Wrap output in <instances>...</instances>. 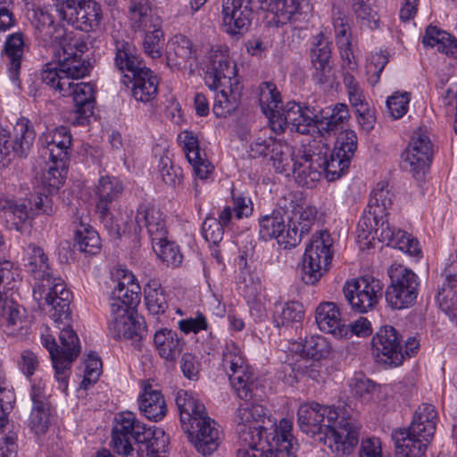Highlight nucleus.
Listing matches in <instances>:
<instances>
[{
	"label": "nucleus",
	"mask_w": 457,
	"mask_h": 457,
	"mask_svg": "<svg viewBox=\"0 0 457 457\" xmlns=\"http://www.w3.org/2000/svg\"><path fill=\"white\" fill-rule=\"evenodd\" d=\"M357 237L360 241L366 240L367 244L378 238L412 256H419L421 253L417 239L403 230L391 227L385 216L374 215L370 208L357 224Z\"/></svg>",
	"instance_id": "obj_1"
},
{
	"label": "nucleus",
	"mask_w": 457,
	"mask_h": 457,
	"mask_svg": "<svg viewBox=\"0 0 457 457\" xmlns=\"http://www.w3.org/2000/svg\"><path fill=\"white\" fill-rule=\"evenodd\" d=\"M151 434V427L139 421L132 411L116 415L112 428V444L114 451L122 457H140L142 450L136 449Z\"/></svg>",
	"instance_id": "obj_2"
},
{
	"label": "nucleus",
	"mask_w": 457,
	"mask_h": 457,
	"mask_svg": "<svg viewBox=\"0 0 457 457\" xmlns=\"http://www.w3.org/2000/svg\"><path fill=\"white\" fill-rule=\"evenodd\" d=\"M332 246L333 239L328 230L312 235L303 254L302 279L305 284H316L328 270L333 257Z\"/></svg>",
	"instance_id": "obj_3"
},
{
	"label": "nucleus",
	"mask_w": 457,
	"mask_h": 457,
	"mask_svg": "<svg viewBox=\"0 0 457 457\" xmlns=\"http://www.w3.org/2000/svg\"><path fill=\"white\" fill-rule=\"evenodd\" d=\"M291 431V420L282 419L265 440L255 441L254 445L240 442L241 446L237 449L236 457H277V454L283 453L287 457H295Z\"/></svg>",
	"instance_id": "obj_4"
},
{
	"label": "nucleus",
	"mask_w": 457,
	"mask_h": 457,
	"mask_svg": "<svg viewBox=\"0 0 457 457\" xmlns=\"http://www.w3.org/2000/svg\"><path fill=\"white\" fill-rule=\"evenodd\" d=\"M222 365L237 396L245 401L251 399L256 386L254 374L246 364L241 349L233 341L225 344Z\"/></svg>",
	"instance_id": "obj_5"
},
{
	"label": "nucleus",
	"mask_w": 457,
	"mask_h": 457,
	"mask_svg": "<svg viewBox=\"0 0 457 457\" xmlns=\"http://www.w3.org/2000/svg\"><path fill=\"white\" fill-rule=\"evenodd\" d=\"M116 69L123 75V83H132V96L137 102L148 103L158 93L159 80L149 68L142 65L138 59H115Z\"/></svg>",
	"instance_id": "obj_6"
},
{
	"label": "nucleus",
	"mask_w": 457,
	"mask_h": 457,
	"mask_svg": "<svg viewBox=\"0 0 457 457\" xmlns=\"http://www.w3.org/2000/svg\"><path fill=\"white\" fill-rule=\"evenodd\" d=\"M56 10L60 21L75 29L88 33L100 29L103 12L95 0H63Z\"/></svg>",
	"instance_id": "obj_7"
},
{
	"label": "nucleus",
	"mask_w": 457,
	"mask_h": 457,
	"mask_svg": "<svg viewBox=\"0 0 457 457\" xmlns=\"http://www.w3.org/2000/svg\"><path fill=\"white\" fill-rule=\"evenodd\" d=\"M328 428L325 445L337 457L350 455L359 443V421L346 409H340L338 418Z\"/></svg>",
	"instance_id": "obj_8"
},
{
	"label": "nucleus",
	"mask_w": 457,
	"mask_h": 457,
	"mask_svg": "<svg viewBox=\"0 0 457 457\" xmlns=\"http://www.w3.org/2000/svg\"><path fill=\"white\" fill-rule=\"evenodd\" d=\"M390 285L385 296L387 304L393 309H404L411 306L417 299L420 279L410 269L397 264L389 269Z\"/></svg>",
	"instance_id": "obj_9"
},
{
	"label": "nucleus",
	"mask_w": 457,
	"mask_h": 457,
	"mask_svg": "<svg viewBox=\"0 0 457 457\" xmlns=\"http://www.w3.org/2000/svg\"><path fill=\"white\" fill-rule=\"evenodd\" d=\"M357 149V135L353 130L341 131L337 138L334 150L328 154L327 148L321 151V175L328 181L341 178L349 169L352 158Z\"/></svg>",
	"instance_id": "obj_10"
},
{
	"label": "nucleus",
	"mask_w": 457,
	"mask_h": 457,
	"mask_svg": "<svg viewBox=\"0 0 457 457\" xmlns=\"http://www.w3.org/2000/svg\"><path fill=\"white\" fill-rule=\"evenodd\" d=\"M343 292L353 310L365 313L378 303L383 295V285L373 277L364 276L346 281Z\"/></svg>",
	"instance_id": "obj_11"
},
{
	"label": "nucleus",
	"mask_w": 457,
	"mask_h": 457,
	"mask_svg": "<svg viewBox=\"0 0 457 457\" xmlns=\"http://www.w3.org/2000/svg\"><path fill=\"white\" fill-rule=\"evenodd\" d=\"M266 419L265 408L258 403L245 402L235 413L236 430L240 442L255 444L263 439L262 423Z\"/></svg>",
	"instance_id": "obj_12"
},
{
	"label": "nucleus",
	"mask_w": 457,
	"mask_h": 457,
	"mask_svg": "<svg viewBox=\"0 0 457 457\" xmlns=\"http://www.w3.org/2000/svg\"><path fill=\"white\" fill-rule=\"evenodd\" d=\"M116 286L109 296L111 317L126 319L129 310L139 303L140 286L131 271L122 270Z\"/></svg>",
	"instance_id": "obj_13"
},
{
	"label": "nucleus",
	"mask_w": 457,
	"mask_h": 457,
	"mask_svg": "<svg viewBox=\"0 0 457 457\" xmlns=\"http://www.w3.org/2000/svg\"><path fill=\"white\" fill-rule=\"evenodd\" d=\"M93 64L89 59H55L47 62L41 72V79L52 88L58 80L79 79L89 75Z\"/></svg>",
	"instance_id": "obj_14"
},
{
	"label": "nucleus",
	"mask_w": 457,
	"mask_h": 457,
	"mask_svg": "<svg viewBox=\"0 0 457 457\" xmlns=\"http://www.w3.org/2000/svg\"><path fill=\"white\" fill-rule=\"evenodd\" d=\"M340 409L331 406L320 405L317 403H305L301 404L297 411L299 428L305 434L312 436L324 433L328 425H331L337 418Z\"/></svg>",
	"instance_id": "obj_15"
},
{
	"label": "nucleus",
	"mask_w": 457,
	"mask_h": 457,
	"mask_svg": "<svg viewBox=\"0 0 457 457\" xmlns=\"http://www.w3.org/2000/svg\"><path fill=\"white\" fill-rule=\"evenodd\" d=\"M371 345L378 361L394 367L402 364L404 359L402 338L394 327H381L372 337Z\"/></svg>",
	"instance_id": "obj_16"
},
{
	"label": "nucleus",
	"mask_w": 457,
	"mask_h": 457,
	"mask_svg": "<svg viewBox=\"0 0 457 457\" xmlns=\"http://www.w3.org/2000/svg\"><path fill=\"white\" fill-rule=\"evenodd\" d=\"M124 187L122 182L113 176H102L95 188V194L98 200L96 203V212L99 219L108 228L114 230L118 236H120V228L119 225L112 226V215L110 212V205L116 201L123 193Z\"/></svg>",
	"instance_id": "obj_17"
},
{
	"label": "nucleus",
	"mask_w": 457,
	"mask_h": 457,
	"mask_svg": "<svg viewBox=\"0 0 457 457\" xmlns=\"http://www.w3.org/2000/svg\"><path fill=\"white\" fill-rule=\"evenodd\" d=\"M433 155V146L427 131L420 129L413 132L403 153V162L414 176L425 173Z\"/></svg>",
	"instance_id": "obj_18"
},
{
	"label": "nucleus",
	"mask_w": 457,
	"mask_h": 457,
	"mask_svg": "<svg viewBox=\"0 0 457 457\" xmlns=\"http://www.w3.org/2000/svg\"><path fill=\"white\" fill-rule=\"evenodd\" d=\"M218 423L209 415L193 422L192 428L183 429L195 445V449L203 455H210L217 450L220 444V432Z\"/></svg>",
	"instance_id": "obj_19"
},
{
	"label": "nucleus",
	"mask_w": 457,
	"mask_h": 457,
	"mask_svg": "<svg viewBox=\"0 0 457 457\" xmlns=\"http://www.w3.org/2000/svg\"><path fill=\"white\" fill-rule=\"evenodd\" d=\"M321 149L315 153L312 146L303 145L298 149L297 157L292 164L296 182L305 187H312L321 177Z\"/></svg>",
	"instance_id": "obj_20"
},
{
	"label": "nucleus",
	"mask_w": 457,
	"mask_h": 457,
	"mask_svg": "<svg viewBox=\"0 0 457 457\" xmlns=\"http://www.w3.org/2000/svg\"><path fill=\"white\" fill-rule=\"evenodd\" d=\"M253 0H223L222 13L225 31L232 36L245 33L252 21Z\"/></svg>",
	"instance_id": "obj_21"
},
{
	"label": "nucleus",
	"mask_w": 457,
	"mask_h": 457,
	"mask_svg": "<svg viewBox=\"0 0 457 457\" xmlns=\"http://www.w3.org/2000/svg\"><path fill=\"white\" fill-rule=\"evenodd\" d=\"M54 89L62 96H72L76 112L80 118H88L93 114L96 102L95 84L90 82L74 84L64 79V80H58Z\"/></svg>",
	"instance_id": "obj_22"
},
{
	"label": "nucleus",
	"mask_w": 457,
	"mask_h": 457,
	"mask_svg": "<svg viewBox=\"0 0 457 457\" xmlns=\"http://www.w3.org/2000/svg\"><path fill=\"white\" fill-rule=\"evenodd\" d=\"M39 141L51 161H59L61 167L68 163L71 152L72 136L68 127L60 126L44 132Z\"/></svg>",
	"instance_id": "obj_23"
},
{
	"label": "nucleus",
	"mask_w": 457,
	"mask_h": 457,
	"mask_svg": "<svg viewBox=\"0 0 457 457\" xmlns=\"http://www.w3.org/2000/svg\"><path fill=\"white\" fill-rule=\"evenodd\" d=\"M143 228H146L152 242L162 240L168 233L162 212L145 204L137 207L135 223L129 228V232L137 236Z\"/></svg>",
	"instance_id": "obj_24"
},
{
	"label": "nucleus",
	"mask_w": 457,
	"mask_h": 457,
	"mask_svg": "<svg viewBox=\"0 0 457 457\" xmlns=\"http://www.w3.org/2000/svg\"><path fill=\"white\" fill-rule=\"evenodd\" d=\"M127 18L133 32L148 31L162 24V18L154 12L149 0H129Z\"/></svg>",
	"instance_id": "obj_25"
},
{
	"label": "nucleus",
	"mask_w": 457,
	"mask_h": 457,
	"mask_svg": "<svg viewBox=\"0 0 457 457\" xmlns=\"http://www.w3.org/2000/svg\"><path fill=\"white\" fill-rule=\"evenodd\" d=\"M237 74V64L232 59H212V66L205 75V83L212 90L234 87V82L241 87Z\"/></svg>",
	"instance_id": "obj_26"
},
{
	"label": "nucleus",
	"mask_w": 457,
	"mask_h": 457,
	"mask_svg": "<svg viewBox=\"0 0 457 457\" xmlns=\"http://www.w3.org/2000/svg\"><path fill=\"white\" fill-rule=\"evenodd\" d=\"M350 119L349 108L345 104L337 103L318 112V134L326 138L342 129Z\"/></svg>",
	"instance_id": "obj_27"
},
{
	"label": "nucleus",
	"mask_w": 457,
	"mask_h": 457,
	"mask_svg": "<svg viewBox=\"0 0 457 457\" xmlns=\"http://www.w3.org/2000/svg\"><path fill=\"white\" fill-rule=\"evenodd\" d=\"M138 407L146 419L155 422L162 420L167 413V405L162 392L154 388L149 381L142 383Z\"/></svg>",
	"instance_id": "obj_28"
},
{
	"label": "nucleus",
	"mask_w": 457,
	"mask_h": 457,
	"mask_svg": "<svg viewBox=\"0 0 457 457\" xmlns=\"http://www.w3.org/2000/svg\"><path fill=\"white\" fill-rule=\"evenodd\" d=\"M176 405L182 429L191 428L193 422L208 415L204 404L192 391L179 390L176 395Z\"/></svg>",
	"instance_id": "obj_29"
},
{
	"label": "nucleus",
	"mask_w": 457,
	"mask_h": 457,
	"mask_svg": "<svg viewBox=\"0 0 457 457\" xmlns=\"http://www.w3.org/2000/svg\"><path fill=\"white\" fill-rule=\"evenodd\" d=\"M303 0H253L257 8L272 15L271 21L276 25H284L295 21L301 14Z\"/></svg>",
	"instance_id": "obj_30"
},
{
	"label": "nucleus",
	"mask_w": 457,
	"mask_h": 457,
	"mask_svg": "<svg viewBox=\"0 0 457 457\" xmlns=\"http://www.w3.org/2000/svg\"><path fill=\"white\" fill-rule=\"evenodd\" d=\"M35 138L36 132L31 121L25 117L18 119L9 138L10 155L26 157L33 146Z\"/></svg>",
	"instance_id": "obj_31"
},
{
	"label": "nucleus",
	"mask_w": 457,
	"mask_h": 457,
	"mask_svg": "<svg viewBox=\"0 0 457 457\" xmlns=\"http://www.w3.org/2000/svg\"><path fill=\"white\" fill-rule=\"evenodd\" d=\"M316 322L321 331L330 333L337 338L347 334V328L341 320L337 305L332 302L320 303L315 312Z\"/></svg>",
	"instance_id": "obj_32"
},
{
	"label": "nucleus",
	"mask_w": 457,
	"mask_h": 457,
	"mask_svg": "<svg viewBox=\"0 0 457 457\" xmlns=\"http://www.w3.org/2000/svg\"><path fill=\"white\" fill-rule=\"evenodd\" d=\"M154 345L161 358L175 362L181 354L186 343L178 333L170 328H161L154 333Z\"/></svg>",
	"instance_id": "obj_33"
},
{
	"label": "nucleus",
	"mask_w": 457,
	"mask_h": 457,
	"mask_svg": "<svg viewBox=\"0 0 457 457\" xmlns=\"http://www.w3.org/2000/svg\"><path fill=\"white\" fill-rule=\"evenodd\" d=\"M411 429L399 428L392 433L397 453L402 457H421L430 441L420 435H412Z\"/></svg>",
	"instance_id": "obj_34"
},
{
	"label": "nucleus",
	"mask_w": 457,
	"mask_h": 457,
	"mask_svg": "<svg viewBox=\"0 0 457 457\" xmlns=\"http://www.w3.org/2000/svg\"><path fill=\"white\" fill-rule=\"evenodd\" d=\"M331 21L334 27L340 57H353L354 48L349 40L351 21L345 11L339 6H333Z\"/></svg>",
	"instance_id": "obj_35"
},
{
	"label": "nucleus",
	"mask_w": 457,
	"mask_h": 457,
	"mask_svg": "<svg viewBox=\"0 0 457 457\" xmlns=\"http://www.w3.org/2000/svg\"><path fill=\"white\" fill-rule=\"evenodd\" d=\"M437 411L430 403L420 404L414 412L411 423L409 427L412 435H420L426 441H431L436 432Z\"/></svg>",
	"instance_id": "obj_36"
},
{
	"label": "nucleus",
	"mask_w": 457,
	"mask_h": 457,
	"mask_svg": "<svg viewBox=\"0 0 457 457\" xmlns=\"http://www.w3.org/2000/svg\"><path fill=\"white\" fill-rule=\"evenodd\" d=\"M109 331L117 340L131 341L135 346H139L143 338L144 328L141 324L133 320L129 314L127 318L113 316L109 320Z\"/></svg>",
	"instance_id": "obj_37"
},
{
	"label": "nucleus",
	"mask_w": 457,
	"mask_h": 457,
	"mask_svg": "<svg viewBox=\"0 0 457 457\" xmlns=\"http://www.w3.org/2000/svg\"><path fill=\"white\" fill-rule=\"evenodd\" d=\"M421 43L427 48L436 47L439 53L445 55L457 54V39L447 31L434 25H428L426 28Z\"/></svg>",
	"instance_id": "obj_38"
},
{
	"label": "nucleus",
	"mask_w": 457,
	"mask_h": 457,
	"mask_svg": "<svg viewBox=\"0 0 457 457\" xmlns=\"http://www.w3.org/2000/svg\"><path fill=\"white\" fill-rule=\"evenodd\" d=\"M70 322L62 324L64 327L59 333V339L61 342V357H62V362H57L56 366L61 367V370H66L68 371V378L71 374V363L78 357L80 352V345L79 337L75 331L70 327Z\"/></svg>",
	"instance_id": "obj_39"
},
{
	"label": "nucleus",
	"mask_w": 457,
	"mask_h": 457,
	"mask_svg": "<svg viewBox=\"0 0 457 457\" xmlns=\"http://www.w3.org/2000/svg\"><path fill=\"white\" fill-rule=\"evenodd\" d=\"M25 267L34 279L35 283L45 281L53 275L48 258L42 248L35 245H29L28 247V256Z\"/></svg>",
	"instance_id": "obj_40"
},
{
	"label": "nucleus",
	"mask_w": 457,
	"mask_h": 457,
	"mask_svg": "<svg viewBox=\"0 0 457 457\" xmlns=\"http://www.w3.org/2000/svg\"><path fill=\"white\" fill-rule=\"evenodd\" d=\"M71 292H64V297L51 298L48 296L46 297V300H39L40 307L58 326L67 324L71 320Z\"/></svg>",
	"instance_id": "obj_41"
},
{
	"label": "nucleus",
	"mask_w": 457,
	"mask_h": 457,
	"mask_svg": "<svg viewBox=\"0 0 457 457\" xmlns=\"http://www.w3.org/2000/svg\"><path fill=\"white\" fill-rule=\"evenodd\" d=\"M220 91L215 96L212 112L216 117L225 118L230 115L238 106L242 87H220Z\"/></svg>",
	"instance_id": "obj_42"
},
{
	"label": "nucleus",
	"mask_w": 457,
	"mask_h": 457,
	"mask_svg": "<svg viewBox=\"0 0 457 457\" xmlns=\"http://www.w3.org/2000/svg\"><path fill=\"white\" fill-rule=\"evenodd\" d=\"M145 303L153 315L162 314L168 309L166 294L158 279H149L144 287Z\"/></svg>",
	"instance_id": "obj_43"
},
{
	"label": "nucleus",
	"mask_w": 457,
	"mask_h": 457,
	"mask_svg": "<svg viewBox=\"0 0 457 457\" xmlns=\"http://www.w3.org/2000/svg\"><path fill=\"white\" fill-rule=\"evenodd\" d=\"M388 182L377 183L370 193L368 208L374 215L387 217L388 210L393 204L394 194L389 189Z\"/></svg>",
	"instance_id": "obj_44"
},
{
	"label": "nucleus",
	"mask_w": 457,
	"mask_h": 457,
	"mask_svg": "<svg viewBox=\"0 0 457 457\" xmlns=\"http://www.w3.org/2000/svg\"><path fill=\"white\" fill-rule=\"evenodd\" d=\"M304 110L295 102L287 103L285 108L281 107L275 115H271L272 118L270 121L271 129L276 133H282L287 127H290V129L293 130L295 122Z\"/></svg>",
	"instance_id": "obj_45"
},
{
	"label": "nucleus",
	"mask_w": 457,
	"mask_h": 457,
	"mask_svg": "<svg viewBox=\"0 0 457 457\" xmlns=\"http://www.w3.org/2000/svg\"><path fill=\"white\" fill-rule=\"evenodd\" d=\"M259 103L270 122L271 115H275L282 107L281 95L274 83L266 81L259 86Z\"/></svg>",
	"instance_id": "obj_46"
},
{
	"label": "nucleus",
	"mask_w": 457,
	"mask_h": 457,
	"mask_svg": "<svg viewBox=\"0 0 457 457\" xmlns=\"http://www.w3.org/2000/svg\"><path fill=\"white\" fill-rule=\"evenodd\" d=\"M75 246L88 255L97 254L102 247L100 237L90 225L81 223L76 230Z\"/></svg>",
	"instance_id": "obj_47"
},
{
	"label": "nucleus",
	"mask_w": 457,
	"mask_h": 457,
	"mask_svg": "<svg viewBox=\"0 0 457 457\" xmlns=\"http://www.w3.org/2000/svg\"><path fill=\"white\" fill-rule=\"evenodd\" d=\"M352 10L357 21L370 29L379 27L380 18L378 13L376 0H353Z\"/></svg>",
	"instance_id": "obj_48"
},
{
	"label": "nucleus",
	"mask_w": 457,
	"mask_h": 457,
	"mask_svg": "<svg viewBox=\"0 0 457 457\" xmlns=\"http://www.w3.org/2000/svg\"><path fill=\"white\" fill-rule=\"evenodd\" d=\"M151 434L145 441L138 444L136 449L142 450L140 457H164L167 452L169 440L164 431L155 427H151Z\"/></svg>",
	"instance_id": "obj_49"
},
{
	"label": "nucleus",
	"mask_w": 457,
	"mask_h": 457,
	"mask_svg": "<svg viewBox=\"0 0 457 457\" xmlns=\"http://www.w3.org/2000/svg\"><path fill=\"white\" fill-rule=\"evenodd\" d=\"M42 345L48 350L53 367L54 369V378L58 382V388L66 393L68 389V371L66 370H61L57 367V362H62V357H61V350L57 345L54 337L52 335L46 334L41 337Z\"/></svg>",
	"instance_id": "obj_50"
},
{
	"label": "nucleus",
	"mask_w": 457,
	"mask_h": 457,
	"mask_svg": "<svg viewBox=\"0 0 457 457\" xmlns=\"http://www.w3.org/2000/svg\"><path fill=\"white\" fill-rule=\"evenodd\" d=\"M32 25L36 30V37L46 44L51 43L54 34L58 31L54 25L53 16L46 11L36 10L32 20Z\"/></svg>",
	"instance_id": "obj_51"
},
{
	"label": "nucleus",
	"mask_w": 457,
	"mask_h": 457,
	"mask_svg": "<svg viewBox=\"0 0 457 457\" xmlns=\"http://www.w3.org/2000/svg\"><path fill=\"white\" fill-rule=\"evenodd\" d=\"M164 237L162 240L152 242L153 248L158 257L167 266L176 268L182 263L183 255L179 250V246L174 242L168 241Z\"/></svg>",
	"instance_id": "obj_52"
},
{
	"label": "nucleus",
	"mask_w": 457,
	"mask_h": 457,
	"mask_svg": "<svg viewBox=\"0 0 457 457\" xmlns=\"http://www.w3.org/2000/svg\"><path fill=\"white\" fill-rule=\"evenodd\" d=\"M436 302L452 320H457V285L443 283L438 288Z\"/></svg>",
	"instance_id": "obj_53"
},
{
	"label": "nucleus",
	"mask_w": 457,
	"mask_h": 457,
	"mask_svg": "<svg viewBox=\"0 0 457 457\" xmlns=\"http://www.w3.org/2000/svg\"><path fill=\"white\" fill-rule=\"evenodd\" d=\"M297 154H295L292 147L280 140L275 144V148H272L270 153V161L278 173L287 172L291 170V163L294 164Z\"/></svg>",
	"instance_id": "obj_54"
},
{
	"label": "nucleus",
	"mask_w": 457,
	"mask_h": 457,
	"mask_svg": "<svg viewBox=\"0 0 457 457\" xmlns=\"http://www.w3.org/2000/svg\"><path fill=\"white\" fill-rule=\"evenodd\" d=\"M303 306L297 301H290L276 305L275 321L278 326L300 322L303 319Z\"/></svg>",
	"instance_id": "obj_55"
},
{
	"label": "nucleus",
	"mask_w": 457,
	"mask_h": 457,
	"mask_svg": "<svg viewBox=\"0 0 457 457\" xmlns=\"http://www.w3.org/2000/svg\"><path fill=\"white\" fill-rule=\"evenodd\" d=\"M64 292H70L64 281L54 275L45 281L34 285V297L38 300H46V297L48 296H51V298L64 297Z\"/></svg>",
	"instance_id": "obj_56"
},
{
	"label": "nucleus",
	"mask_w": 457,
	"mask_h": 457,
	"mask_svg": "<svg viewBox=\"0 0 457 457\" xmlns=\"http://www.w3.org/2000/svg\"><path fill=\"white\" fill-rule=\"evenodd\" d=\"M49 418V402L35 403L32 404V409L29 419V426L35 434H45L48 428Z\"/></svg>",
	"instance_id": "obj_57"
},
{
	"label": "nucleus",
	"mask_w": 457,
	"mask_h": 457,
	"mask_svg": "<svg viewBox=\"0 0 457 457\" xmlns=\"http://www.w3.org/2000/svg\"><path fill=\"white\" fill-rule=\"evenodd\" d=\"M259 234L263 240H270L279 237L281 232L285 230L286 224L283 217L278 212L270 215H265L259 220Z\"/></svg>",
	"instance_id": "obj_58"
},
{
	"label": "nucleus",
	"mask_w": 457,
	"mask_h": 457,
	"mask_svg": "<svg viewBox=\"0 0 457 457\" xmlns=\"http://www.w3.org/2000/svg\"><path fill=\"white\" fill-rule=\"evenodd\" d=\"M330 351V345L322 336H311L305 338L301 348V354L306 358L320 360Z\"/></svg>",
	"instance_id": "obj_59"
},
{
	"label": "nucleus",
	"mask_w": 457,
	"mask_h": 457,
	"mask_svg": "<svg viewBox=\"0 0 457 457\" xmlns=\"http://www.w3.org/2000/svg\"><path fill=\"white\" fill-rule=\"evenodd\" d=\"M158 170L162 181L169 186H176L182 180V170L174 165L168 153H164L159 160Z\"/></svg>",
	"instance_id": "obj_60"
},
{
	"label": "nucleus",
	"mask_w": 457,
	"mask_h": 457,
	"mask_svg": "<svg viewBox=\"0 0 457 457\" xmlns=\"http://www.w3.org/2000/svg\"><path fill=\"white\" fill-rule=\"evenodd\" d=\"M53 166H50L43 175V183L47 187L50 194L57 191L64 183V175L66 174L68 163L63 167L59 165V161H51Z\"/></svg>",
	"instance_id": "obj_61"
},
{
	"label": "nucleus",
	"mask_w": 457,
	"mask_h": 457,
	"mask_svg": "<svg viewBox=\"0 0 457 457\" xmlns=\"http://www.w3.org/2000/svg\"><path fill=\"white\" fill-rule=\"evenodd\" d=\"M178 142L183 149L187 162H195L202 155L198 137L192 131L184 130L179 133L178 136Z\"/></svg>",
	"instance_id": "obj_62"
},
{
	"label": "nucleus",
	"mask_w": 457,
	"mask_h": 457,
	"mask_svg": "<svg viewBox=\"0 0 457 457\" xmlns=\"http://www.w3.org/2000/svg\"><path fill=\"white\" fill-rule=\"evenodd\" d=\"M237 287L240 294L247 302H255L262 295V286L259 278H254L251 274L239 278Z\"/></svg>",
	"instance_id": "obj_63"
},
{
	"label": "nucleus",
	"mask_w": 457,
	"mask_h": 457,
	"mask_svg": "<svg viewBox=\"0 0 457 457\" xmlns=\"http://www.w3.org/2000/svg\"><path fill=\"white\" fill-rule=\"evenodd\" d=\"M29 217L27 205L24 203H16L5 214L4 219L9 229L21 232Z\"/></svg>",
	"instance_id": "obj_64"
}]
</instances>
